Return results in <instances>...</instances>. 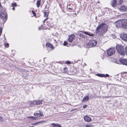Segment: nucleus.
<instances>
[{
  "instance_id": "1",
  "label": "nucleus",
  "mask_w": 127,
  "mask_h": 127,
  "mask_svg": "<svg viewBox=\"0 0 127 127\" xmlns=\"http://www.w3.org/2000/svg\"><path fill=\"white\" fill-rule=\"evenodd\" d=\"M108 28V26L104 23H102L96 28V32L99 36H103L106 32Z\"/></svg>"
},
{
  "instance_id": "2",
  "label": "nucleus",
  "mask_w": 127,
  "mask_h": 127,
  "mask_svg": "<svg viewBox=\"0 0 127 127\" xmlns=\"http://www.w3.org/2000/svg\"><path fill=\"white\" fill-rule=\"evenodd\" d=\"M116 48L117 52L121 55H124L125 54L124 47L122 46L117 45Z\"/></svg>"
},
{
  "instance_id": "3",
  "label": "nucleus",
  "mask_w": 127,
  "mask_h": 127,
  "mask_svg": "<svg viewBox=\"0 0 127 127\" xmlns=\"http://www.w3.org/2000/svg\"><path fill=\"white\" fill-rule=\"evenodd\" d=\"M7 15L5 12H0V19L3 21L4 23H5L7 19Z\"/></svg>"
},
{
  "instance_id": "4",
  "label": "nucleus",
  "mask_w": 127,
  "mask_h": 127,
  "mask_svg": "<svg viewBox=\"0 0 127 127\" xmlns=\"http://www.w3.org/2000/svg\"><path fill=\"white\" fill-rule=\"evenodd\" d=\"M97 44V42L96 41L92 40H90L87 43V46L89 47H92L95 46Z\"/></svg>"
},
{
  "instance_id": "5",
  "label": "nucleus",
  "mask_w": 127,
  "mask_h": 127,
  "mask_svg": "<svg viewBox=\"0 0 127 127\" xmlns=\"http://www.w3.org/2000/svg\"><path fill=\"white\" fill-rule=\"evenodd\" d=\"M115 49L114 48H109L107 50V54L108 56H110L115 53Z\"/></svg>"
},
{
  "instance_id": "6",
  "label": "nucleus",
  "mask_w": 127,
  "mask_h": 127,
  "mask_svg": "<svg viewBox=\"0 0 127 127\" xmlns=\"http://www.w3.org/2000/svg\"><path fill=\"white\" fill-rule=\"evenodd\" d=\"M46 23L47 25L51 27H53L54 25L53 24L52 20L51 19L48 20L46 22Z\"/></svg>"
},
{
  "instance_id": "7",
  "label": "nucleus",
  "mask_w": 127,
  "mask_h": 127,
  "mask_svg": "<svg viewBox=\"0 0 127 127\" xmlns=\"http://www.w3.org/2000/svg\"><path fill=\"white\" fill-rule=\"evenodd\" d=\"M119 61L122 64L127 65V59L120 58Z\"/></svg>"
},
{
  "instance_id": "8",
  "label": "nucleus",
  "mask_w": 127,
  "mask_h": 127,
  "mask_svg": "<svg viewBox=\"0 0 127 127\" xmlns=\"http://www.w3.org/2000/svg\"><path fill=\"white\" fill-rule=\"evenodd\" d=\"M122 24V28L127 29V19L123 20Z\"/></svg>"
},
{
  "instance_id": "9",
  "label": "nucleus",
  "mask_w": 127,
  "mask_h": 127,
  "mask_svg": "<svg viewBox=\"0 0 127 127\" xmlns=\"http://www.w3.org/2000/svg\"><path fill=\"white\" fill-rule=\"evenodd\" d=\"M122 21H118L116 22V27L118 28L122 27Z\"/></svg>"
},
{
  "instance_id": "10",
  "label": "nucleus",
  "mask_w": 127,
  "mask_h": 127,
  "mask_svg": "<svg viewBox=\"0 0 127 127\" xmlns=\"http://www.w3.org/2000/svg\"><path fill=\"white\" fill-rule=\"evenodd\" d=\"M120 10L121 11H126L127 10V7L125 5H121L120 7Z\"/></svg>"
},
{
  "instance_id": "11",
  "label": "nucleus",
  "mask_w": 127,
  "mask_h": 127,
  "mask_svg": "<svg viewBox=\"0 0 127 127\" xmlns=\"http://www.w3.org/2000/svg\"><path fill=\"white\" fill-rule=\"evenodd\" d=\"M111 6L114 7H115L117 5V3L116 0H112L111 3Z\"/></svg>"
},
{
  "instance_id": "12",
  "label": "nucleus",
  "mask_w": 127,
  "mask_h": 127,
  "mask_svg": "<svg viewBox=\"0 0 127 127\" xmlns=\"http://www.w3.org/2000/svg\"><path fill=\"white\" fill-rule=\"evenodd\" d=\"M40 110L38 112H39L38 113H34V115L35 116H36L38 117H40L41 116H43V114L41 112H40Z\"/></svg>"
},
{
  "instance_id": "13",
  "label": "nucleus",
  "mask_w": 127,
  "mask_h": 127,
  "mask_svg": "<svg viewBox=\"0 0 127 127\" xmlns=\"http://www.w3.org/2000/svg\"><path fill=\"white\" fill-rule=\"evenodd\" d=\"M84 120L87 122H90L91 121V119L89 116H86L84 118Z\"/></svg>"
},
{
  "instance_id": "14",
  "label": "nucleus",
  "mask_w": 127,
  "mask_h": 127,
  "mask_svg": "<svg viewBox=\"0 0 127 127\" xmlns=\"http://www.w3.org/2000/svg\"><path fill=\"white\" fill-rule=\"evenodd\" d=\"M120 37L123 40L127 41V34L123 35L120 36Z\"/></svg>"
},
{
  "instance_id": "15",
  "label": "nucleus",
  "mask_w": 127,
  "mask_h": 127,
  "mask_svg": "<svg viewBox=\"0 0 127 127\" xmlns=\"http://www.w3.org/2000/svg\"><path fill=\"white\" fill-rule=\"evenodd\" d=\"M89 99V96L87 95L85 97H83L82 101L83 102L88 101Z\"/></svg>"
},
{
  "instance_id": "16",
  "label": "nucleus",
  "mask_w": 127,
  "mask_h": 127,
  "mask_svg": "<svg viewBox=\"0 0 127 127\" xmlns=\"http://www.w3.org/2000/svg\"><path fill=\"white\" fill-rule=\"evenodd\" d=\"M52 127H62L61 126L58 124L52 123L51 124Z\"/></svg>"
},
{
  "instance_id": "17",
  "label": "nucleus",
  "mask_w": 127,
  "mask_h": 127,
  "mask_svg": "<svg viewBox=\"0 0 127 127\" xmlns=\"http://www.w3.org/2000/svg\"><path fill=\"white\" fill-rule=\"evenodd\" d=\"M83 33L86 34L90 36H92L94 35V34L92 33H91L87 32H83Z\"/></svg>"
},
{
  "instance_id": "18",
  "label": "nucleus",
  "mask_w": 127,
  "mask_h": 127,
  "mask_svg": "<svg viewBox=\"0 0 127 127\" xmlns=\"http://www.w3.org/2000/svg\"><path fill=\"white\" fill-rule=\"evenodd\" d=\"M73 35H71L69 37L68 39V41L69 42H72L73 39Z\"/></svg>"
},
{
  "instance_id": "19",
  "label": "nucleus",
  "mask_w": 127,
  "mask_h": 127,
  "mask_svg": "<svg viewBox=\"0 0 127 127\" xmlns=\"http://www.w3.org/2000/svg\"><path fill=\"white\" fill-rule=\"evenodd\" d=\"M73 6L74 5L73 4H70L67 6V8L68 9L72 10L73 9Z\"/></svg>"
},
{
  "instance_id": "20",
  "label": "nucleus",
  "mask_w": 127,
  "mask_h": 127,
  "mask_svg": "<svg viewBox=\"0 0 127 127\" xmlns=\"http://www.w3.org/2000/svg\"><path fill=\"white\" fill-rule=\"evenodd\" d=\"M45 122L44 121H41L39 122H37L35 123H32L31 125H34L37 124H38L43 123Z\"/></svg>"
},
{
  "instance_id": "21",
  "label": "nucleus",
  "mask_w": 127,
  "mask_h": 127,
  "mask_svg": "<svg viewBox=\"0 0 127 127\" xmlns=\"http://www.w3.org/2000/svg\"><path fill=\"white\" fill-rule=\"evenodd\" d=\"M42 103V101L41 100H37L35 101V104L36 105H40Z\"/></svg>"
},
{
  "instance_id": "22",
  "label": "nucleus",
  "mask_w": 127,
  "mask_h": 127,
  "mask_svg": "<svg viewBox=\"0 0 127 127\" xmlns=\"http://www.w3.org/2000/svg\"><path fill=\"white\" fill-rule=\"evenodd\" d=\"M42 103V101L41 100H37L35 101V104L36 105H40Z\"/></svg>"
},
{
  "instance_id": "23",
  "label": "nucleus",
  "mask_w": 127,
  "mask_h": 127,
  "mask_svg": "<svg viewBox=\"0 0 127 127\" xmlns=\"http://www.w3.org/2000/svg\"><path fill=\"white\" fill-rule=\"evenodd\" d=\"M46 45L47 47H48L49 48H50L51 49L53 48V45L49 43H47L46 44Z\"/></svg>"
},
{
  "instance_id": "24",
  "label": "nucleus",
  "mask_w": 127,
  "mask_h": 127,
  "mask_svg": "<svg viewBox=\"0 0 127 127\" xmlns=\"http://www.w3.org/2000/svg\"><path fill=\"white\" fill-rule=\"evenodd\" d=\"M28 118L32 120H36L37 119L36 117L33 116H29Z\"/></svg>"
},
{
  "instance_id": "25",
  "label": "nucleus",
  "mask_w": 127,
  "mask_h": 127,
  "mask_svg": "<svg viewBox=\"0 0 127 127\" xmlns=\"http://www.w3.org/2000/svg\"><path fill=\"white\" fill-rule=\"evenodd\" d=\"M41 1V0H39L37 2L36 4L37 6L38 7H39Z\"/></svg>"
},
{
  "instance_id": "26",
  "label": "nucleus",
  "mask_w": 127,
  "mask_h": 127,
  "mask_svg": "<svg viewBox=\"0 0 127 127\" xmlns=\"http://www.w3.org/2000/svg\"><path fill=\"white\" fill-rule=\"evenodd\" d=\"M96 75H97L100 77H103V74H95Z\"/></svg>"
},
{
  "instance_id": "27",
  "label": "nucleus",
  "mask_w": 127,
  "mask_h": 127,
  "mask_svg": "<svg viewBox=\"0 0 127 127\" xmlns=\"http://www.w3.org/2000/svg\"><path fill=\"white\" fill-rule=\"evenodd\" d=\"M94 126L91 124L86 125H85V127H94Z\"/></svg>"
},
{
  "instance_id": "28",
  "label": "nucleus",
  "mask_w": 127,
  "mask_h": 127,
  "mask_svg": "<svg viewBox=\"0 0 127 127\" xmlns=\"http://www.w3.org/2000/svg\"><path fill=\"white\" fill-rule=\"evenodd\" d=\"M44 17H47L48 16V13L47 14V12H44Z\"/></svg>"
},
{
  "instance_id": "29",
  "label": "nucleus",
  "mask_w": 127,
  "mask_h": 127,
  "mask_svg": "<svg viewBox=\"0 0 127 127\" xmlns=\"http://www.w3.org/2000/svg\"><path fill=\"white\" fill-rule=\"evenodd\" d=\"M67 71V69L66 67H64V72L65 73Z\"/></svg>"
},
{
  "instance_id": "30",
  "label": "nucleus",
  "mask_w": 127,
  "mask_h": 127,
  "mask_svg": "<svg viewBox=\"0 0 127 127\" xmlns=\"http://www.w3.org/2000/svg\"><path fill=\"white\" fill-rule=\"evenodd\" d=\"M122 2H123V0H119L118 1V4L119 5H121Z\"/></svg>"
},
{
  "instance_id": "31",
  "label": "nucleus",
  "mask_w": 127,
  "mask_h": 127,
  "mask_svg": "<svg viewBox=\"0 0 127 127\" xmlns=\"http://www.w3.org/2000/svg\"><path fill=\"white\" fill-rule=\"evenodd\" d=\"M12 6L13 7H16L17 6V4L16 3H12Z\"/></svg>"
},
{
  "instance_id": "32",
  "label": "nucleus",
  "mask_w": 127,
  "mask_h": 127,
  "mask_svg": "<svg viewBox=\"0 0 127 127\" xmlns=\"http://www.w3.org/2000/svg\"><path fill=\"white\" fill-rule=\"evenodd\" d=\"M103 77H108L109 76V75L108 74H106L105 75L103 74Z\"/></svg>"
},
{
  "instance_id": "33",
  "label": "nucleus",
  "mask_w": 127,
  "mask_h": 127,
  "mask_svg": "<svg viewBox=\"0 0 127 127\" xmlns=\"http://www.w3.org/2000/svg\"><path fill=\"white\" fill-rule=\"evenodd\" d=\"M125 53H126V55L127 56V46H126L125 49Z\"/></svg>"
},
{
  "instance_id": "34",
  "label": "nucleus",
  "mask_w": 127,
  "mask_h": 127,
  "mask_svg": "<svg viewBox=\"0 0 127 127\" xmlns=\"http://www.w3.org/2000/svg\"><path fill=\"white\" fill-rule=\"evenodd\" d=\"M4 45L6 47H9V44L8 43H5Z\"/></svg>"
},
{
  "instance_id": "35",
  "label": "nucleus",
  "mask_w": 127,
  "mask_h": 127,
  "mask_svg": "<svg viewBox=\"0 0 127 127\" xmlns=\"http://www.w3.org/2000/svg\"><path fill=\"white\" fill-rule=\"evenodd\" d=\"M67 44V42L65 41L63 43V45L64 46H66Z\"/></svg>"
},
{
  "instance_id": "36",
  "label": "nucleus",
  "mask_w": 127,
  "mask_h": 127,
  "mask_svg": "<svg viewBox=\"0 0 127 127\" xmlns=\"http://www.w3.org/2000/svg\"><path fill=\"white\" fill-rule=\"evenodd\" d=\"M78 34L79 36L81 37H82L83 36V35L81 33H79Z\"/></svg>"
},
{
  "instance_id": "37",
  "label": "nucleus",
  "mask_w": 127,
  "mask_h": 127,
  "mask_svg": "<svg viewBox=\"0 0 127 127\" xmlns=\"http://www.w3.org/2000/svg\"><path fill=\"white\" fill-rule=\"evenodd\" d=\"M0 121L1 122H3V120L1 116H0Z\"/></svg>"
},
{
  "instance_id": "38",
  "label": "nucleus",
  "mask_w": 127,
  "mask_h": 127,
  "mask_svg": "<svg viewBox=\"0 0 127 127\" xmlns=\"http://www.w3.org/2000/svg\"><path fill=\"white\" fill-rule=\"evenodd\" d=\"M32 13L33 14V16H35V15H36V13H35L33 11H32Z\"/></svg>"
},
{
  "instance_id": "39",
  "label": "nucleus",
  "mask_w": 127,
  "mask_h": 127,
  "mask_svg": "<svg viewBox=\"0 0 127 127\" xmlns=\"http://www.w3.org/2000/svg\"><path fill=\"white\" fill-rule=\"evenodd\" d=\"M66 64H70V62L69 61H67L66 62Z\"/></svg>"
},
{
  "instance_id": "40",
  "label": "nucleus",
  "mask_w": 127,
  "mask_h": 127,
  "mask_svg": "<svg viewBox=\"0 0 127 127\" xmlns=\"http://www.w3.org/2000/svg\"><path fill=\"white\" fill-rule=\"evenodd\" d=\"M94 96L92 95H90L89 96V98H92Z\"/></svg>"
},
{
  "instance_id": "41",
  "label": "nucleus",
  "mask_w": 127,
  "mask_h": 127,
  "mask_svg": "<svg viewBox=\"0 0 127 127\" xmlns=\"http://www.w3.org/2000/svg\"><path fill=\"white\" fill-rule=\"evenodd\" d=\"M87 107V105H84L83 106V107L84 108H86Z\"/></svg>"
},
{
  "instance_id": "42",
  "label": "nucleus",
  "mask_w": 127,
  "mask_h": 127,
  "mask_svg": "<svg viewBox=\"0 0 127 127\" xmlns=\"http://www.w3.org/2000/svg\"><path fill=\"white\" fill-rule=\"evenodd\" d=\"M48 19V18H46V19H45L43 21V23L44 24V23H45V21L47 20V19Z\"/></svg>"
},
{
  "instance_id": "43",
  "label": "nucleus",
  "mask_w": 127,
  "mask_h": 127,
  "mask_svg": "<svg viewBox=\"0 0 127 127\" xmlns=\"http://www.w3.org/2000/svg\"><path fill=\"white\" fill-rule=\"evenodd\" d=\"M80 127H85V125L84 124H82L81 125Z\"/></svg>"
},
{
  "instance_id": "44",
  "label": "nucleus",
  "mask_w": 127,
  "mask_h": 127,
  "mask_svg": "<svg viewBox=\"0 0 127 127\" xmlns=\"http://www.w3.org/2000/svg\"><path fill=\"white\" fill-rule=\"evenodd\" d=\"M42 26V25H41V27H38V29H39V30H41V27Z\"/></svg>"
},
{
  "instance_id": "45",
  "label": "nucleus",
  "mask_w": 127,
  "mask_h": 127,
  "mask_svg": "<svg viewBox=\"0 0 127 127\" xmlns=\"http://www.w3.org/2000/svg\"><path fill=\"white\" fill-rule=\"evenodd\" d=\"M119 75V74H115L114 75V76H118Z\"/></svg>"
},
{
  "instance_id": "46",
  "label": "nucleus",
  "mask_w": 127,
  "mask_h": 127,
  "mask_svg": "<svg viewBox=\"0 0 127 127\" xmlns=\"http://www.w3.org/2000/svg\"><path fill=\"white\" fill-rule=\"evenodd\" d=\"M113 37L114 38H115L116 37V36L115 35H113Z\"/></svg>"
},
{
  "instance_id": "47",
  "label": "nucleus",
  "mask_w": 127,
  "mask_h": 127,
  "mask_svg": "<svg viewBox=\"0 0 127 127\" xmlns=\"http://www.w3.org/2000/svg\"><path fill=\"white\" fill-rule=\"evenodd\" d=\"M12 9L13 10H14L15 9V8L14 7H13L12 8Z\"/></svg>"
},
{
  "instance_id": "48",
  "label": "nucleus",
  "mask_w": 127,
  "mask_h": 127,
  "mask_svg": "<svg viewBox=\"0 0 127 127\" xmlns=\"http://www.w3.org/2000/svg\"><path fill=\"white\" fill-rule=\"evenodd\" d=\"M118 62H119L118 61H116V63L117 64H118Z\"/></svg>"
},
{
  "instance_id": "49",
  "label": "nucleus",
  "mask_w": 127,
  "mask_h": 127,
  "mask_svg": "<svg viewBox=\"0 0 127 127\" xmlns=\"http://www.w3.org/2000/svg\"><path fill=\"white\" fill-rule=\"evenodd\" d=\"M1 29H2V28H1V27L0 28V30Z\"/></svg>"
}]
</instances>
